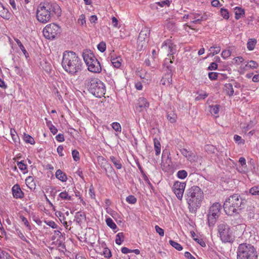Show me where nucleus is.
<instances>
[{"instance_id":"obj_41","label":"nucleus","mask_w":259,"mask_h":259,"mask_svg":"<svg viewBox=\"0 0 259 259\" xmlns=\"http://www.w3.org/2000/svg\"><path fill=\"white\" fill-rule=\"evenodd\" d=\"M220 13L224 19H228L229 18V12L227 9L221 8L220 10Z\"/></svg>"},{"instance_id":"obj_61","label":"nucleus","mask_w":259,"mask_h":259,"mask_svg":"<svg viewBox=\"0 0 259 259\" xmlns=\"http://www.w3.org/2000/svg\"><path fill=\"white\" fill-rule=\"evenodd\" d=\"M78 22L81 25H83L85 23V20L84 15H82L80 16L79 19L78 20Z\"/></svg>"},{"instance_id":"obj_22","label":"nucleus","mask_w":259,"mask_h":259,"mask_svg":"<svg viewBox=\"0 0 259 259\" xmlns=\"http://www.w3.org/2000/svg\"><path fill=\"white\" fill-rule=\"evenodd\" d=\"M55 175L56 177L58 179L63 182H66L67 180V177L66 174L60 169L57 170Z\"/></svg>"},{"instance_id":"obj_45","label":"nucleus","mask_w":259,"mask_h":259,"mask_svg":"<svg viewBox=\"0 0 259 259\" xmlns=\"http://www.w3.org/2000/svg\"><path fill=\"white\" fill-rule=\"evenodd\" d=\"M72 155L74 161H78L80 159L79 153L76 150H73L72 151Z\"/></svg>"},{"instance_id":"obj_42","label":"nucleus","mask_w":259,"mask_h":259,"mask_svg":"<svg viewBox=\"0 0 259 259\" xmlns=\"http://www.w3.org/2000/svg\"><path fill=\"white\" fill-rule=\"evenodd\" d=\"M234 140L236 143H238V144L243 145L245 143V141L243 139H242L240 136L237 135H234Z\"/></svg>"},{"instance_id":"obj_38","label":"nucleus","mask_w":259,"mask_h":259,"mask_svg":"<svg viewBox=\"0 0 259 259\" xmlns=\"http://www.w3.org/2000/svg\"><path fill=\"white\" fill-rule=\"evenodd\" d=\"M204 149L208 153H214L216 148L212 145H206L205 146Z\"/></svg>"},{"instance_id":"obj_3","label":"nucleus","mask_w":259,"mask_h":259,"mask_svg":"<svg viewBox=\"0 0 259 259\" xmlns=\"http://www.w3.org/2000/svg\"><path fill=\"white\" fill-rule=\"evenodd\" d=\"M203 198V193L198 186H193L187 190V201L190 211L194 212L196 211Z\"/></svg>"},{"instance_id":"obj_48","label":"nucleus","mask_w":259,"mask_h":259,"mask_svg":"<svg viewBox=\"0 0 259 259\" xmlns=\"http://www.w3.org/2000/svg\"><path fill=\"white\" fill-rule=\"evenodd\" d=\"M106 49V44L104 42H101L98 45V49L101 52H104Z\"/></svg>"},{"instance_id":"obj_12","label":"nucleus","mask_w":259,"mask_h":259,"mask_svg":"<svg viewBox=\"0 0 259 259\" xmlns=\"http://www.w3.org/2000/svg\"><path fill=\"white\" fill-rule=\"evenodd\" d=\"M185 187L186 183L179 181L175 182L172 186V191L176 195L177 198L180 200L183 198Z\"/></svg>"},{"instance_id":"obj_54","label":"nucleus","mask_w":259,"mask_h":259,"mask_svg":"<svg viewBox=\"0 0 259 259\" xmlns=\"http://www.w3.org/2000/svg\"><path fill=\"white\" fill-rule=\"evenodd\" d=\"M103 254H104V256L106 258H109L111 256V251L107 248H106L104 249V250L103 251Z\"/></svg>"},{"instance_id":"obj_40","label":"nucleus","mask_w":259,"mask_h":259,"mask_svg":"<svg viewBox=\"0 0 259 259\" xmlns=\"http://www.w3.org/2000/svg\"><path fill=\"white\" fill-rule=\"evenodd\" d=\"M169 243L172 247L175 248L178 250L180 251V250H182V249H183V247L181 244H180L179 243H178L173 240H169Z\"/></svg>"},{"instance_id":"obj_60","label":"nucleus","mask_w":259,"mask_h":259,"mask_svg":"<svg viewBox=\"0 0 259 259\" xmlns=\"http://www.w3.org/2000/svg\"><path fill=\"white\" fill-rule=\"evenodd\" d=\"M56 140L59 142H63L64 141V135L61 134H59L56 137Z\"/></svg>"},{"instance_id":"obj_55","label":"nucleus","mask_w":259,"mask_h":259,"mask_svg":"<svg viewBox=\"0 0 259 259\" xmlns=\"http://www.w3.org/2000/svg\"><path fill=\"white\" fill-rule=\"evenodd\" d=\"M218 73L216 72H209L208 73L209 78L211 80H215L218 77Z\"/></svg>"},{"instance_id":"obj_9","label":"nucleus","mask_w":259,"mask_h":259,"mask_svg":"<svg viewBox=\"0 0 259 259\" xmlns=\"http://www.w3.org/2000/svg\"><path fill=\"white\" fill-rule=\"evenodd\" d=\"M61 32V27L55 23L48 24L43 29L44 36L49 39H52L57 37Z\"/></svg>"},{"instance_id":"obj_44","label":"nucleus","mask_w":259,"mask_h":259,"mask_svg":"<svg viewBox=\"0 0 259 259\" xmlns=\"http://www.w3.org/2000/svg\"><path fill=\"white\" fill-rule=\"evenodd\" d=\"M258 66V65L257 62L253 60L250 61L246 65V67H249L252 69L257 68Z\"/></svg>"},{"instance_id":"obj_56","label":"nucleus","mask_w":259,"mask_h":259,"mask_svg":"<svg viewBox=\"0 0 259 259\" xmlns=\"http://www.w3.org/2000/svg\"><path fill=\"white\" fill-rule=\"evenodd\" d=\"M45 222L48 226H49L50 227H51V228H52L53 229H55V228H57V224L54 221H50Z\"/></svg>"},{"instance_id":"obj_37","label":"nucleus","mask_w":259,"mask_h":259,"mask_svg":"<svg viewBox=\"0 0 259 259\" xmlns=\"http://www.w3.org/2000/svg\"><path fill=\"white\" fill-rule=\"evenodd\" d=\"M17 165L19 169L23 171V173L25 174L27 172V165L23 162V161H18Z\"/></svg>"},{"instance_id":"obj_13","label":"nucleus","mask_w":259,"mask_h":259,"mask_svg":"<svg viewBox=\"0 0 259 259\" xmlns=\"http://www.w3.org/2000/svg\"><path fill=\"white\" fill-rule=\"evenodd\" d=\"M167 71L166 73L162 77L160 80V82L162 84L165 85H170L172 82V68L171 66H168L167 67Z\"/></svg>"},{"instance_id":"obj_51","label":"nucleus","mask_w":259,"mask_h":259,"mask_svg":"<svg viewBox=\"0 0 259 259\" xmlns=\"http://www.w3.org/2000/svg\"><path fill=\"white\" fill-rule=\"evenodd\" d=\"M219 111V105H216L214 106H212L210 109V112L211 114H217Z\"/></svg>"},{"instance_id":"obj_29","label":"nucleus","mask_w":259,"mask_h":259,"mask_svg":"<svg viewBox=\"0 0 259 259\" xmlns=\"http://www.w3.org/2000/svg\"><path fill=\"white\" fill-rule=\"evenodd\" d=\"M59 196L60 198H61L63 200H72L71 196L69 195L68 192H67L66 191L60 193L59 194Z\"/></svg>"},{"instance_id":"obj_15","label":"nucleus","mask_w":259,"mask_h":259,"mask_svg":"<svg viewBox=\"0 0 259 259\" xmlns=\"http://www.w3.org/2000/svg\"><path fill=\"white\" fill-rule=\"evenodd\" d=\"M150 31V29L148 27L142 29L139 33L138 40L141 42L144 41V43L147 41L149 37Z\"/></svg>"},{"instance_id":"obj_25","label":"nucleus","mask_w":259,"mask_h":259,"mask_svg":"<svg viewBox=\"0 0 259 259\" xmlns=\"http://www.w3.org/2000/svg\"><path fill=\"white\" fill-rule=\"evenodd\" d=\"M235 19L236 20H238L241 17L244 15L245 12L244 9H242L241 8L236 7L235 8Z\"/></svg>"},{"instance_id":"obj_21","label":"nucleus","mask_w":259,"mask_h":259,"mask_svg":"<svg viewBox=\"0 0 259 259\" xmlns=\"http://www.w3.org/2000/svg\"><path fill=\"white\" fill-rule=\"evenodd\" d=\"M98 162L100 166L103 168L105 170L107 169V166H110V168L113 169L111 165L108 163V161L102 156L98 157Z\"/></svg>"},{"instance_id":"obj_34","label":"nucleus","mask_w":259,"mask_h":259,"mask_svg":"<svg viewBox=\"0 0 259 259\" xmlns=\"http://www.w3.org/2000/svg\"><path fill=\"white\" fill-rule=\"evenodd\" d=\"M11 137L12 138V139H13L14 142L15 144L19 143V137L15 130H13V129L11 130Z\"/></svg>"},{"instance_id":"obj_59","label":"nucleus","mask_w":259,"mask_h":259,"mask_svg":"<svg viewBox=\"0 0 259 259\" xmlns=\"http://www.w3.org/2000/svg\"><path fill=\"white\" fill-rule=\"evenodd\" d=\"M63 149H64V148H63V146L60 145L58 147V148L57 149V151L58 154L59 155V156H63L64 155L62 153Z\"/></svg>"},{"instance_id":"obj_36","label":"nucleus","mask_w":259,"mask_h":259,"mask_svg":"<svg viewBox=\"0 0 259 259\" xmlns=\"http://www.w3.org/2000/svg\"><path fill=\"white\" fill-rule=\"evenodd\" d=\"M106 222L108 226L112 229H115L117 228L116 225L114 223L113 220L110 218H108L106 219Z\"/></svg>"},{"instance_id":"obj_43","label":"nucleus","mask_w":259,"mask_h":259,"mask_svg":"<svg viewBox=\"0 0 259 259\" xmlns=\"http://www.w3.org/2000/svg\"><path fill=\"white\" fill-rule=\"evenodd\" d=\"M213 49V51L210 54H211L212 56H214V55H216V54H218L220 52V51H221V47H219V46H213V47H211L210 48L209 51H212L211 49Z\"/></svg>"},{"instance_id":"obj_17","label":"nucleus","mask_w":259,"mask_h":259,"mask_svg":"<svg viewBox=\"0 0 259 259\" xmlns=\"http://www.w3.org/2000/svg\"><path fill=\"white\" fill-rule=\"evenodd\" d=\"M182 154L188 160L192 162L194 161L196 159L195 154L191 151L188 150L185 148H183L180 150Z\"/></svg>"},{"instance_id":"obj_20","label":"nucleus","mask_w":259,"mask_h":259,"mask_svg":"<svg viewBox=\"0 0 259 259\" xmlns=\"http://www.w3.org/2000/svg\"><path fill=\"white\" fill-rule=\"evenodd\" d=\"M0 16L4 19L9 20L11 17V14L8 9L5 8L3 6H0Z\"/></svg>"},{"instance_id":"obj_19","label":"nucleus","mask_w":259,"mask_h":259,"mask_svg":"<svg viewBox=\"0 0 259 259\" xmlns=\"http://www.w3.org/2000/svg\"><path fill=\"white\" fill-rule=\"evenodd\" d=\"M86 217L85 213L81 211H78L76 212L75 215L74 221L78 224L79 225H81L83 221L85 220Z\"/></svg>"},{"instance_id":"obj_49","label":"nucleus","mask_w":259,"mask_h":259,"mask_svg":"<svg viewBox=\"0 0 259 259\" xmlns=\"http://www.w3.org/2000/svg\"><path fill=\"white\" fill-rule=\"evenodd\" d=\"M112 127L116 132H121V126L119 123L113 122L112 124Z\"/></svg>"},{"instance_id":"obj_5","label":"nucleus","mask_w":259,"mask_h":259,"mask_svg":"<svg viewBox=\"0 0 259 259\" xmlns=\"http://www.w3.org/2000/svg\"><path fill=\"white\" fill-rule=\"evenodd\" d=\"M84 84L89 91L97 98H101L105 94L104 83L97 78H88L85 80Z\"/></svg>"},{"instance_id":"obj_1","label":"nucleus","mask_w":259,"mask_h":259,"mask_svg":"<svg viewBox=\"0 0 259 259\" xmlns=\"http://www.w3.org/2000/svg\"><path fill=\"white\" fill-rule=\"evenodd\" d=\"M62 10L56 3L45 2L39 4L36 11V17L40 22L46 23L52 18L61 16Z\"/></svg>"},{"instance_id":"obj_50","label":"nucleus","mask_w":259,"mask_h":259,"mask_svg":"<svg viewBox=\"0 0 259 259\" xmlns=\"http://www.w3.org/2000/svg\"><path fill=\"white\" fill-rule=\"evenodd\" d=\"M155 229L156 232L160 236H163L164 235V230L160 227H159L158 225H156L155 227Z\"/></svg>"},{"instance_id":"obj_63","label":"nucleus","mask_w":259,"mask_h":259,"mask_svg":"<svg viewBox=\"0 0 259 259\" xmlns=\"http://www.w3.org/2000/svg\"><path fill=\"white\" fill-rule=\"evenodd\" d=\"M211 5L214 7H218L221 6L219 0H213L211 2Z\"/></svg>"},{"instance_id":"obj_16","label":"nucleus","mask_w":259,"mask_h":259,"mask_svg":"<svg viewBox=\"0 0 259 259\" xmlns=\"http://www.w3.org/2000/svg\"><path fill=\"white\" fill-rule=\"evenodd\" d=\"M13 196L15 198H23L24 197V193L21 190L20 186L18 184H15L12 189Z\"/></svg>"},{"instance_id":"obj_39","label":"nucleus","mask_w":259,"mask_h":259,"mask_svg":"<svg viewBox=\"0 0 259 259\" xmlns=\"http://www.w3.org/2000/svg\"><path fill=\"white\" fill-rule=\"evenodd\" d=\"M188 175L187 172L185 170H180L177 174V177L181 179H185Z\"/></svg>"},{"instance_id":"obj_10","label":"nucleus","mask_w":259,"mask_h":259,"mask_svg":"<svg viewBox=\"0 0 259 259\" xmlns=\"http://www.w3.org/2000/svg\"><path fill=\"white\" fill-rule=\"evenodd\" d=\"M218 231L220 237L223 242H233V237L228 225L224 224H220L218 227Z\"/></svg>"},{"instance_id":"obj_57","label":"nucleus","mask_w":259,"mask_h":259,"mask_svg":"<svg viewBox=\"0 0 259 259\" xmlns=\"http://www.w3.org/2000/svg\"><path fill=\"white\" fill-rule=\"evenodd\" d=\"M16 231H17V233L18 236L19 237V238L21 239H22V240L25 241H27L25 237L24 236V235H23V234L21 232V231L20 230H17Z\"/></svg>"},{"instance_id":"obj_14","label":"nucleus","mask_w":259,"mask_h":259,"mask_svg":"<svg viewBox=\"0 0 259 259\" xmlns=\"http://www.w3.org/2000/svg\"><path fill=\"white\" fill-rule=\"evenodd\" d=\"M149 106V103L146 99L144 97H140L137 100L136 105V109L139 112H142L146 110Z\"/></svg>"},{"instance_id":"obj_8","label":"nucleus","mask_w":259,"mask_h":259,"mask_svg":"<svg viewBox=\"0 0 259 259\" xmlns=\"http://www.w3.org/2000/svg\"><path fill=\"white\" fill-rule=\"evenodd\" d=\"M222 206L218 202L213 203L209 208L207 214V220L208 225L213 226L219 218L221 213Z\"/></svg>"},{"instance_id":"obj_52","label":"nucleus","mask_w":259,"mask_h":259,"mask_svg":"<svg viewBox=\"0 0 259 259\" xmlns=\"http://www.w3.org/2000/svg\"><path fill=\"white\" fill-rule=\"evenodd\" d=\"M170 4V1L169 0H164L157 3V4L160 7H164L165 6H169Z\"/></svg>"},{"instance_id":"obj_26","label":"nucleus","mask_w":259,"mask_h":259,"mask_svg":"<svg viewBox=\"0 0 259 259\" xmlns=\"http://www.w3.org/2000/svg\"><path fill=\"white\" fill-rule=\"evenodd\" d=\"M257 41L254 38H249L247 43V48L248 50H253L255 46Z\"/></svg>"},{"instance_id":"obj_46","label":"nucleus","mask_w":259,"mask_h":259,"mask_svg":"<svg viewBox=\"0 0 259 259\" xmlns=\"http://www.w3.org/2000/svg\"><path fill=\"white\" fill-rule=\"evenodd\" d=\"M231 55V51L229 50H225L223 51L222 53V57L224 59H226Z\"/></svg>"},{"instance_id":"obj_35","label":"nucleus","mask_w":259,"mask_h":259,"mask_svg":"<svg viewBox=\"0 0 259 259\" xmlns=\"http://www.w3.org/2000/svg\"><path fill=\"white\" fill-rule=\"evenodd\" d=\"M123 233H118L116 236L115 242L118 245H120L123 241Z\"/></svg>"},{"instance_id":"obj_47","label":"nucleus","mask_w":259,"mask_h":259,"mask_svg":"<svg viewBox=\"0 0 259 259\" xmlns=\"http://www.w3.org/2000/svg\"><path fill=\"white\" fill-rule=\"evenodd\" d=\"M127 202L131 204H135L137 202L136 198L133 195H129L126 198Z\"/></svg>"},{"instance_id":"obj_32","label":"nucleus","mask_w":259,"mask_h":259,"mask_svg":"<svg viewBox=\"0 0 259 259\" xmlns=\"http://www.w3.org/2000/svg\"><path fill=\"white\" fill-rule=\"evenodd\" d=\"M249 192L252 195H259V185L254 186L251 188Z\"/></svg>"},{"instance_id":"obj_23","label":"nucleus","mask_w":259,"mask_h":259,"mask_svg":"<svg viewBox=\"0 0 259 259\" xmlns=\"http://www.w3.org/2000/svg\"><path fill=\"white\" fill-rule=\"evenodd\" d=\"M110 159L117 169H120L122 168V165L120 159L117 158L114 156H112L110 157Z\"/></svg>"},{"instance_id":"obj_6","label":"nucleus","mask_w":259,"mask_h":259,"mask_svg":"<svg viewBox=\"0 0 259 259\" xmlns=\"http://www.w3.org/2000/svg\"><path fill=\"white\" fill-rule=\"evenodd\" d=\"M256 248L251 244L244 243L239 245L237 249V259H257Z\"/></svg>"},{"instance_id":"obj_28","label":"nucleus","mask_w":259,"mask_h":259,"mask_svg":"<svg viewBox=\"0 0 259 259\" xmlns=\"http://www.w3.org/2000/svg\"><path fill=\"white\" fill-rule=\"evenodd\" d=\"M154 149L155 151L156 155H158L160 153L161 149H160V143L159 141L156 139H154Z\"/></svg>"},{"instance_id":"obj_7","label":"nucleus","mask_w":259,"mask_h":259,"mask_svg":"<svg viewBox=\"0 0 259 259\" xmlns=\"http://www.w3.org/2000/svg\"><path fill=\"white\" fill-rule=\"evenodd\" d=\"M82 56L89 71L96 73L101 72V65L91 51H84Z\"/></svg>"},{"instance_id":"obj_4","label":"nucleus","mask_w":259,"mask_h":259,"mask_svg":"<svg viewBox=\"0 0 259 259\" xmlns=\"http://www.w3.org/2000/svg\"><path fill=\"white\" fill-rule=\"evenodd\" d=\"M242 199L237 194L230 196L226 199L223 207L226 213L229 215L238 214L241 209Z\"/></svg>"},{"instance_id":"obj_31","label":"nucleus","mask_w":259,"mask_h":259,"mask_svg":"<svg viewBox=\"0 0 259 259\" xmlns=\"http://www.w3.org/2000/svg\"><path fill=\"white\" fill-rule=\"evenodd\" d=\"M23 140L26 143H29L31 145H33L35 143L34 139L30 135L26 134L24 135Z\"/></svg>"},{"instance_id":"obj_11","label":"nucleus","mask_w":259,"mask_h":259,"mask_svg":"<svg viewBox=\"0 0 259 259\" xmlns=\"http://www.w3.org/2000/svg\"><path fill=\"white\" fill-rule=\"evenodd\" d=\"M161 49L167 51L168 56H172V59L166 58L164 60V64H166L168 62L172 63L174 60V56H172L176 52V46L169 39H167L162 44Z\"/></svg>"},{"instance_id":"obj_24","label":"nucleus","mask_w":259,"mask_h":259,"mask_svg":"<svg viewBox=\"0 0 259 259\" xmlns=\"http://www.w3.org/2000/svg\"><path fill=\"white\" fill-rule=\"evenodd\" d=\"M233 84L230 83H226L225 85V91L226 94L229 96H232L234 95V91L233 88Z\"/></svg>"},{"instance_id":"obj_18","label":"nucleus","mask_w":259,"mask_h":259,"mask_svg":"<svg viewBox=\"0 0 259 259\" xmlns=\"http://www.w3.org/2000/svg\"><path fill=\"white\" fill-rule=\"evenodd\" d=\"M110 60L113 66L115 68H119L121 66L122 62V59H121L120 56H111Z\"/></svg>"},{"instance_id":"obj_62","label":"nucleus","mask_w":259,"mask_h":259,"mask_svg":"<svg viewBox=\"0 0 259 259\" xmlns=\"http://www.w3.org/2000/svg\"><path fill=\"white\" fill-rule=\"evenodd\" d=\"M207 96H208V95L206 93L200 94L196 98V99L197 100L204 99L206 97H207Z\"/></svg>"},{"instance_id":"obj_30","label":"nucleus","mask_w":259,"mask_h":259,"mask_svg":"<svg viewBox=\"0 0 259 259\" xmlns=\"http://www.w3.org/2000/svg\"><path fill=\"white\" fill-rule=\"evenodd\" d=\"M167 118L171 123H175L177 118V115L174 112L168 113L167 115Z\"/></svg>"},{"instance_id":"obj_2","label":"nucleus","mask_w":259,"mask_h":259,"mask_svg":"<svg viewBox=\"0 0 259 259\" xmlns=\"http://www.w3.org/2000/svg\"><path fill=\"white\" fill-rule=\"evenodd\" d=\"M63 68L68 73L75 75L81 70L82 62L77 54L72 51H65L62 60Z\"/></svg>"},{"instance_id":"obj_53","label":"nucleus","mask_w":259,"mask_h":259,"mask_svg":"<svg viewBox=\"0 0 259 259\" xmlns=\"http://www.w3.org/2000/svg\"><path fill=\"white\" fill-rule=\"evenodd\" d=\"M20 218L21 221H22V222H23V223L24 224V225L27 227L28 228V229L31 230L30 226L29 225V224L27 221V219L23 215H20Z\"/></svg>"},{"instance_id":"obj_27","label":"nucleus","mask_w":259,"mask_h":259,"mask_svg":"<svg viewBox=\"0 0 259 259\" xmlns=\"http://www.w3.org/2000/svg\"><path fill=\"white\" fill-rule=\"evenodd\" d=\"M14 39H15V41H16V42L17 43V44L18 45V46H19V47L20 48V49H21V50L22 51V52H23V53L24 54V55L25 56V57H29L28 53H27V51L25 50L24 46L22 45V44L21 43L20 40L19 39H18V38H15Z\"/></svg>"},{"instance_id":"obj_58","label":"nucleus","mask_w":259,"mask_h":259,"mask_svg":"<svg viewBox=\"0 0 259 259\" xmlns=\"http://www.w3.org/2000/svg\"><path fill=\"white\" fill-rule=\"evenodd\" d=\"M217 67H218V65L215 62H212L209 66L208 67V70H215L217 69Z\"/></svg>"},{"instance_id":"obj_64","label":"nucleus","mask_w":259,"mask_h":259,"mask_svg":"<svg viewBox=\"0 0 259 259\" xmlns=\"http://www.w3.org/2000/svg\"><path fill=\"white\" fill-rule=\"evenodd\" d=\"M185 256L187 259H196L189 252L186 251L185 253Z\"/></svg>"},{"instance_id":"obj_33","label":"nucleus","mask_w":259,"mask_h":259,"mask_svg":"<svg viewBox=\"0 0 259 259\" xmlns=\"http://www.w3.org/2000/svg\"><path fill=\"white\" fill-rule=\"evenodd\" d=\"M0 259H11V256L8 252L0 249Z\"/></svg>"}]
</instances>
